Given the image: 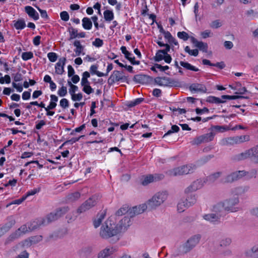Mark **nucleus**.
Masks as SVG:
<instances>
[{"instance_id": "1", "label": "nucleus", "mask_w": 258, "mask_h": 258, "mask_svg": "<svg viewBox=\"0 0 258 258\" xmlns=\"http://www.w3.org/2000/svg\"><path fill=\"white\" fill-rule=\"evenodd\" d=\"M119 234L115 224L111 222V220L107 219L101 227L99 235L104 239H108L111 237H117Z\"/></svg>"}, {"instance_id": "2", "label": "nucleus", "mask_w": 258, "mask_h": 258, "mask_svg": "<svg viewBox=\"0 0 258 258\" xmlns=\"http://www.w3.org/2000/svg\"><path fill=\"white\" fill-rule=\"evenodd\" d=\"M168 194L166 191H159L156 193L148 201V208L155 209L162 205L167 199Z\"/></svg>"}, {"instance_id": "3", "label": "nucleus", "mask_w": 258, "mask_h": 258, "mask_svg": "<svg viewBox=\"0 0 258 258\" xmlns=\"http://www.w3.org/2000/svg\"><path fill=\"white\" fill-rule=\"evenodd\" d=\"M201 236L200 234L194 235L189 238L180 246L182 253H187L194 249L200 242Z\"/></svg>"}, {"instance_id": "4", "label": "nucleus", "mask_w": 258, "mask_h": 258, "mask_svg": "<svg viewBox=\"0 0 258 258\" xmlns=\"http://www.w3.org/2000/svg\"><path fill=\"white\" fill-rule=\"evenodd\" d=\"M196 169V166L195 165L189 164L175 168L169 170L168 173L171 176L182 175L192 173Z\"/></svg>"}, {"instance_id": "5", "label": "nucleus", "mask_w": 258, "mask_h": 258, "mask_svg": "<svg viewBox=\"0 0 258 258\" xmlns=\"http://www.w3.org/2000/svg\"><path fill=\"white\" fill-rule=\"evenodd\" d=\"M249 137L247 135L230 137L222 139L220 142L222 146H233L248 141Z\"/></svg>"}, {"instance_id": "6", "label": "nucleus", "mask_w": 258, "mask_h": 258, "mask_svg": "<svg viewBox=\"0 0 258 258\" xmlns=\"http://www.w3.org/2000/svg\"><path fill=\"white\" fill-rule=\"evenodd\" d=\"M239 202L238 198H232L223 201L225 210L227 212H236L239 210L237 205Z\"/></svg>"}, {"instance_id": "7", "label": "nucleus", "mask_w": 258, "mask_h": 258, "mask_svg": "<svg viewBox=\"0 0 258 258\" xmlns=\"http://www.w3.org/2000/svg\"><path fill=\"white\" fill-rule=\"evenodd\" d=\"M126 80L127 77L123 75L122 72L115 70L108 79V84L109 85H112L115 82L119 81L125 82Z\"/></svg>"}, {"instance_id": "8", "label": "nucleus", "mask_w": 258, "mask_h": 258, "mask_svg": "<svg viewBox=\"0 0 258 258\" xmlns=\"http://www.w3.org/2000/svg\"><path fill=\"white\" fill-rule=\"evenodd\" d=\"M248 173V172L245 171L244 170L237 171L232 172L225 177L223 182L227 183H231L234 182L246 175Z\"/></svg>"}, {"instance_id": "9", "label": "nucleus", "mask_w": 258, "mask_h": 258, "mask_svg": "<svg viewBox=\"0 0 258 258\" xmlns=\"http://www.w3.org/2000/svg\"><path fill=\"white\" fill-rule=\"evenodd\" d=\"M155 82L160 86L176 87L179 82L168 77H158L155 79Z\"/></svg>"}, {"instance_id": "10", "label": "nucleus", "mask_w": 258, "mask_h": 258, "mask_svg": "<svg viewBox=\"0 0 258 258\" xmlns=\"http://www.w3.org/2000/svg\"><path fill=\"white\" fill-rule=\"evenodd\" d=\"M42 238L43 237L41 235L31 236L22 241L20 244L23 247L28 248L41 241Z\"/></svg>"}, {"instance_id": "11", "label": "nucleus", "mask_w": 258, "mask_h": 258, "mask_svg": "<svg viewBox=\"0 0 258 258\" xmlns=\"http://www.w3.org/2000/svg\"><path fill=\"white\" fill-rule=\"evenodd\" d=\"M205 183H206V181L205 180V179H197L193 181L188 187L185 189L184 192L185 194H188L196 191L197 190L201 189L204 186Z\"/></svg>"}, {"instance_id": "12", "label": "nucleus", "mask_w": 258, "mask_h": 258, "mask_svg": "<svg viewBox=\"0 0 258 258\" xmlns=\"http://www.w3.org/2000/svg\"><path fill=\"white\" fill-rule=\"evenodd\" d=\"M31 232L28 225L24 224L18 229L15 232L12 233L9 237V240L12 241L14 239L18 238L24 234Z\"/></svg>"}, {"instance_id": "13", "label": "nucleus", "mask_w": 258, "mask_h": 258, "mask_svg": "<svg viewBox=\"0 0 258 258\" xmlns=\"http://www.w3.org/2000/svg\"><path fill=\"white\" fill-rule=\"evenodd\" d=\"M97 203L96 198L92 197L86 200L77 210L78 213H81L94 206Z\"/></svg>"}, {"instance_id": "14", "label": "nucleus", "mask_w": 258, "mask_h": 258, "mask_svg": "<svg viewBox=\"0 0 258 258\" xmlns=\"http://www.w3.org/2000/svg\"><path fill=\"white\" fill-rule=\"evenodd\" d=\"M164 178L163 174H150L145 176L142 181L143 185H147L148 184L162 180Z\"/></svg>"}, {"instance_id": "15", "label": "nucleus", "mask_w": 258, "mask_h": 258, "mask_svg": "<svg viewBox=\"0 0 258 258\" xmlns=\"http://www.w3.org/2000/svg\"><path fill=\"white\" fill-rule=\"evenodd\" d=\"M131 224V222L129 217L124 216L117 224H115V226H116L120 234L126 231Z\"/></svg>"}, {"instance_id": "16", "label": "nucleus", "mask_w": 258, "mask_h": 258, "mask_svg": "<svg viewBox=\"0 0 258 258\" xmlns=\"http://www.w3.org/2000/svg\"><path fill=\"white\" fill-rule=\"evenodd\" d=\"M117 251V248L114 246H107L101 250L97 255L98 258H111V256Z\"/></svg>"}, {"instance_id": "17", "label": "nucleus", "mask_w": 258, "mask_h": 258, "mask_svg": "<svg viewBox=\"0 0 258 258\" xmlns=\"http://www.w3.org/2000/svg\"><path fill=\"white\" fill-rule=\"evenodd\" d=\"M66 58L61 57L55 66V73L57 75H62L64 72V67L66 64Z\"/></svg>"}, {"instance_id": "18", "label": "nucleus", "mask_w": 258, "mask_h": 258, "mask_svg": "<svg viewBox=\"0 0 258 258\" xmlns=\"http://www.w3.org/2000/svg\"><path fill=\"white\" fill-rule=\"evenodd\" d=\"M213 211L217 215L219 216L220 218L225 214V212H227L225 210V207L223 202L218 203L215 205L213 208Z\"/></svg>"}, {"instance_id": "19", "label": "nucleus", "mask_w": 258, "mask_h": 258, "mask_svg": "<svg viewBox=\"0 0 258 258\" xmlns=\"http://www.w3.org/2000/svg\"><path fill=\"white\" fill-rule=\"evenodd\" d=\"M189 89L191 92H200L202 93H206L207 90L205 85L199 83L192 84L189 86Z\"/></svg>"}, {"instance_id": "20", "label": "nucleus", "mask_w": 258, "mask_h": 258, "mask_svg": "<svg viewBox=\"0 0 258 258\" xmlns=\"http://www.w3.org/2000/svg\"><path fill=\"white\" fill-rule=\"evenodd\" d=\"M191 42L198 47L200 50L207 52L208 51V46L207 43H204L202 41H199L197 39L194 37L190 38Z\"/></svg>"}, {"instance_id": "21", "label": "nucleus", "mask_w": 258, "mask_h": 258, "mask_svg": "<svg viewBox=\"0 0 258 258\" xmlns=\"http://www.w3.org/2000/svg\"><path fill=\"white\" fill-rule=\"evenodd\" d=\"M203 218L206 221L214 224L220 222V217L214 213L205 214Z\"/></svg>"}, {"instance_id": "22", "label": "nucleus", "mask_w": 258, "mask_h": 258, "mask_svg": "<svg viewBox=\"0 0 258 258\" xmlns=\"http://www.w3.org/2000/svg\"><path fill=\"white\" fill-rule=\"evenodd\" d=\"M25 12L28 15L34 20L39 19V14L36 10L31 6H26L25 7Z\"/></svg>"}, {"instance_id": "23", "label": "nucleus", "mask_w": 258, "mask_h": 258, "mask_svg": "<svg viewBox=\"0 0 258 258\" xmlns=\"http://www.w3.org/2000/svg\"><path fill=\"white\" fill-rule=\"evenodd\" d=\"M249 189V186L244 185L234 188L232 190V193L235 195L239 196L247 192Z\"/></svg>"}, {"instance_id": "24", "label": "nucleus", "mask_w": 258, "mask_h": 258, "mask_svg": "<svg viewBox=\"0 0 258 258\" xmlns=\"http://www.w3.org/2000/svg\"><path fill=\"white\" fill-rule=\"evenodd\" d=\"M30 231H32L38 228L41 225H45L43 219H38L28 223Z\"/></svg>"}, {"instance_id": "25", "label": "nucleus", "mask_w": 258, "mask_h": 258, "mask_svg": "<svg viewBox=\"0 0 258 258\" xmlns=\"http://www.w3.org/2000/svg\"><path fill=\"white\" fill-rule=\"evenodd\" d=\"M245 255L248 257L258 258V246H254L246 251Z\"/></svg>"}, {"instance_id": "26", "label": "nucleus", "mask_w": 258, "mask_h": 258, "mask_svg": "<svg viewBox=\"0 0 258 258\" xmlns=\"http://www.w3.org/2000/svg\"><path fill=\"white\" fill-rule=\"evenodd\" d=\"M105 217V213L104 212H102L97 214L96 218L93 221V225L95 228H98L100 225Z\"/></svg>"}, {"instance_id": "27", "label": "nucleus", "mask_w": 258, "mask_h": 258, "mask_svg": "<svg viewBox=\"0 0 258 258\" xmlns=\"http://www.w3.org/2000/svg\"><path fill=\"white\" fill-rule=\"evenodd\" d=\"M149 77L145 75L139 74L134 76L133 80L137 83L144 84L148 81Z\"/></svg>"}, {"instance_id": "28", "label": "nucleus", "mask_w": 258, "mask_h": 258, "mask_svg": "<svg viewBox=\"0 0 258 258\" xmlns=\"http://www.w3.org/2000/svg\"><path fill=\"white\" fill-rule=\"evenodd\" d=\"M58 218L56 215L55 212H52L47 215L45 218H43V222H44V225H46L52 222H53L56 220H57Z\"/></svg>"}, {"instance_id": "29", "label": "nucleus", "mask_w": 258, "mask_h": 258, "mask_svg": "<svg viewBox=\"0 0 258 258\" xmlns=\"http://www.w3.org/2000/svg\"><path fill=\"white\" fill-rule=\"evenodd\" d=\"M222 175L221 172H217L211 174V175L207 176L205 180L206 181V182H209L210 183L214 182L218 178H219Z\"/></svg>"}, {"instance_id": "30", "label": "nucleus", "mask_w": 258, "mask_h": 258, "mask_svg": "<svg viewBox=\"0 0 258 258\" xmlns=\"http://www.w3.org/2000/svg\"><path fill=\"white\" fill-rule=\"evenodd\" d=\"M83 28L87 30H91L92 28V22L91 19L88 17H84L82 20Z\"/></svg>"}, {"instance_id": "31", "label": "nucleus", "mask_w": 258, "mask_h": 258, "mask_svg": "<svg viewBox=\"0 0 258 258\" xmlns=\"http://www.w3.org/2000/svg\"><path fill=\"white\" fill-rule=\"evenodd\" d=\"M14 27L17 30L23 29L26 27V23L24 19H19L13 21Z\"/></svg>"}, {"instance_id": "32", "label": "nucleus", "mask_w": 258, "mask_h": 258, "mask_svg": "<svg viewBox=\"0 0 258 258\" xmlns=\"http://www.w3.org/2000/svg\"><path fill=\"white\" fill-rule=\"evenodd\" d=\"M184 200L186 203V205L189 207L195 205L197 202V197L195 195H190L188 196Z\"/></svg>"}, {"instance_id": "33", "label": "nucleus", "mask_w": 258, "mask_h": 258, "mask_svg": "<svg viewBox=\"0 0 258 258\" xmlns=\"http://www.w3.org/2000/svg\"><path fill=\"white\" fill-rule=\"evenodd\" d=\"M248 153L249 154L250 158L253 162L255 161V158L258 157V146L248 149Z\"/></svg>"}, {"instance_id": "34", "label": "nucleus", "mask_w": 258, "mask_h": 258, "mask_svg": "<svg viewBox=\"0 0 258 258\" xmlns=\"http://www.w3.org/2000/svg\"><path fill=\"white\" fill-rule=\"evenodd\" d=\"M207 102L211 103H215V104H220L223 103L225 102V100H222V99L215 97V96H209L206 100Z\"/></svg>"}, {"instance_id": "35", "label": "nucleus", "mask_w": 258, "mask_h": 258, "mask_svg": "<svg viewBox=\"0 0 258 258\" xmlns=\"http://www.w3.org/2000/svg\"><path fill=\"white\" fill-rule=\"evenodd\" d=\"M104 18L107 22H110L114 19V14L112 11L107 10L103 13Z\"/></svg>"}, {"instance_id": "36", "label": "nucleus", "mask_w": 258, "mask_h": 258, "mask_svg": "<svg viewBox=\"0 0 258 258\" xmlns=\"http://www.w3.org/2000/svg\"><path fill=\"white\" fill-rule=\"evenodd\" d=\"M188 206L186 205V203L184 199H181L178 203L177 206V211L179 213L183 212L186 209L188 208Z\"/></svg>"}, {"instance_id": "37", "label": "nucleus", "mask_w": 258, "mask_h": 258, "mask_svg": "<svg viewBox=\"0 0 258 258\" xmlns=\"http://www.w3.org/2000/svg\"><path fill=\"white\" fill-rule=\"evenodd\" d=\"M180 65L186 70H190L195 72H198L199 69L187 62L180 61Z\"/></svg>"}, {"instance_id": "38", "label": "nucleus", "mask_w": 258, "mask_h": 258, "mask_svg": "<svg viewBox=\"0 0 258 258\" xmlns=\"http://www.w3.org/2000/svg\"><path fill=\"white\" fill-rule=\"evenodd\" d=\"M215 134L211 132L201 136L203 143H208L213 140Z\"/></svg>"}, {"instance_id": "39", "label": "nucleus", "mask_w": 258, "mask_h": 258, "mask_svg": "<svg viewBox=\"0 0 258 258\" xmlns=\"http://www.w3.org/2000/svg\"><path fill=\"white\" fill-rule=\"evenodd\" d=\"M215 134L211 132L201 136L203 143H208L213 140Z\"/></svg>"}, {"instance_id": "40", "label": "nucleus", "mask_w": 258, "mask_h": 258, "mask_svg": "<svg viewBox=\"0 0 258 258\" xmlns=\"http://www.w3.org/2000/svg\"><path fill=\"white\" fill-rule=\"evenodd\" d=\"M69 211V208L68 207H63L57 209L55 213L57 215V217L59 218L66 213H67Z\"/></svg>"}, {"instance_id": "41", "label": "nucleus", "mask_w": 258, "mask_h": 258, "mask_svg": "<svg viewBox=\"0 0 258 258\" xmlns=\"http://www.w3.org/2000/svg\"><path fill=\"white\" fill-rule=\"evenodd\" d=\"M222 99L234 100L238 99H248V97L240 96V95H222L221 96Z\"/></svg>"}, {"instance_id": "42", "label": "nucleus", "mask_w": 258, "mask_h": 258, "mask_svg": "<svg viewBox=\"0 0 258 258\" xmlns=\"http://www.w3.org/2000/svg\"><path fill=\"white\" fill-rule=\"evenodd\" d=\"M250 158L249 154L248 153V150L244 152L241 153L235 156V159L237 160H242Z\"/></svg>"}, {"instance_id": "43", "label": "nucleus", "mask_w": 258, "mask_h": 258, "mask_svg": "<svg viewBox=\"0 0 258 258\" xmlns=\"http://www.w3.org/2000/svg\"><path fill=\"white\" fill-rule=\"evenodd\" d=\"M68 32L70 34V40L73 39L77 37V29L71 27L68 28Z\"/></svg>"}, {"instance_id": "44", "label": "nucleus", "mask_w": 258, "mask_h": 258, "mask_svg": "<svg viewBox=\"0 0 258 258\" xmlns=\"http://www.w3.org/2000/svg\"><path fill=\"white\" fill-rule=\"evenodd\" d=\"M144 99L142 98H138L133 101L129 102L127 104V106L129 107H133L137 105L143 101Z\"/></svg>"}, {"instance_id": "45", "label": "nucleus", "mask_w": 258, "mask_h": 258, "mask_svg": "<svg viewBox=\"0 0 258 258\" xmlns=\"http://www.w3.org/2000/svg\"><path fill=\"white\" fill-rule=\"evenodd\" d=\"M184 50L190 55L197 56L199 54V50L197 49L191 50L188 46L185 47Z\"/></svg>"}, {"instance_id": "46", "label": "nucleus", "mask_w": 258, "mask_h": 258, "mask_svg": "<svg viewBox=\"0 0 258 258\" xmlns=\"http://www.w3.org/2000/svg\"><path fill=\"white\" fill-rule=\"evenodd\" d=\"M231 240L229 238L225 237L223 238L219 243V245L221 247H226L230 244Z\"/></svg>"}, {"instance_id": "47", "label": "nucleus", "mask_w": 258, "mask_h": 258, "mask_svg": "<svg viewBox=\"0 0 258 258\" xmlns=\"http://www.w3.org/2000/svg\"><path fill=\"white\" fill-rule=\"evenodd\" d=\"M33 57V54L32 52H25L22 54V58L24 60H28Z\"/></svg>"}, {"instance_id": "48", "label": "nucleus", "mask_w": 258, "mask_h": 258, "mask_svg": "<svg viewBox=\"0 0 258 258\" xmlns=\"http://www.w3.org/2000/svg\"><path fill=\"white\" fill-rule=\"evenodd\" d=\"M139 209L137 206L133 207L131 209H129L128 211V216L130 217H133L136 215L140 214V213H138Z\"/></svg>"}, {"instance_id": "49", "label": "nucleus", "mask_w": 258, "mask_h": 258, "mask_svg": "<svg viewBox=\"0 0 258 258\" xmlns=\"http://www.w3.org/2000/svg\"><path fill=\"white\" fill-rule=\"evenodd\" d=\"M80 197V194L78 192H75L68 195V198L71 201H74Z\"/></svg>"}, {"instance_id": "50", "label": "nucleus", "mask_w": 258, "mask_h": 258, "mask_svg": "<svg viewBox=\"0 0 258 258\" xmlns=\"http://www.w3.org/2000/svg\"><path fill=\"white\" fill-rule=\"evenodd\" d=\"M177 36L179 38L184 41H186L189 38L188 34L184 31L178 32L177 33Z\"/></svg>"}, {"instance_id": "51", "label": "nucleus", "mask_w": 258, "mask_h": 258, "mask_svg": "<svg viewBox=\"0 0 258 258\" xmlns=\"http://www.w3.org/2000/svg\"><path fill=\"white\" fill-rule=\"evenodd\" d=\"M128 211H129V209H128L127 207H122V208H121L120 209H119L116 212V215L118 216H121L123 214H126L127 215V216L129 217Z\"/></svg>"}, {"instance_id": "52", "label": "nucleus", "mask_w": 258, "mask_h": 258, "mask_svg": "<svg viewBox=\"0 0 258 258\" xmlns=\"http://www.w3.org/2000/svg\"><path fill=\"white\" fill-rule=\"evenodd\" d=\"M179 131V127L176 125H173L171 126V129L169 130L165 135L163 137H165L166 136L169 135L173 133H177Z\"/></svg>"}, {"instance_id": "53", "label": "nucleus", "mask_w": 258, "mask_h": 258, "mask_svg": "<svg viewBox=\"0 0 258 258\" xmlns=\"http://www.w3.org/2000/svg\"><path fill=\"white\" fill-rule=\"evenodd\" d=\"M47 57L51 62H55L58 57L57 54L55 52H49L47 53Z\"/></svg>"}, {"instance_id": "54", "label": "nucleus", "mask_w": 258, "mask_h": 258, "mask_svg": "<svg viewBox=\"0 0 258 258\" xmlns=\"http://www.w3.org/2000/svg\"><path fill=\"white\" fill-rule=\"evenodd\" d=\"M41 188L40 187H38L37 188H34L33 189H31L30 190H29L27 192L26 194L24 196H26V198L30 196H33L36 194V193L39 192L40 191Z\"/></svg>"}, {"instance_id": "55", "label": "nucleus", "mask_w": 258, "mask_h": 258, "mask_svg": "<svg viewBox=\"0 0 258 258\" xmlns=\"http://www.w3.org/2000/svg\"><path fill=\"white\" fill-rule=\"evenodd\" d=\"M121 52L124 54L125 57L128 60L131 57L132 53L126 50V47L122 46L120 48Z\"/></svg>"}, {"instance_id": "56", "label": "nucleus", "mask_w": 258, "mask_h": 258, "mask_svg": "<svg viewBox=\"0 0 258 258\" xmlns=\"http://www.w3.org/2000/svg\"><path fill=\"white\" fill-rule=\"evenodd\" d=\"M58 95L60 97H63L67 94V88L66 87L62 86L57 91Z\"/></svg>"}, {"instance_id": "57", "label": "nucleus", "mask_w": 258, "mask_h": 258, "mask_svg": "<svg viewBox=\"0 0 258 258\" xmlns=\"http://www.w3.org/2000/svg\"><path fill=\"white\" fill-rule=\"evenodd\" d=\"M84 137V136H81L78 138H73L71 139L66 141L62 144V146L68 144H73L74 143H76V142H78V141H79V140L81 138H83Z\"/></svg>"}, {"instance_id": "58", "label": "nucleus", "mask_w": 258, "mask_h": 258, "mask_svg": "<svg viewBox=\"0 0 258 258\" xmlns=\"http://www.w3.org/2000/svg\"><path fill=\"white\" fill-rule=\"evenodd\" d=\"M92 44L97 47H100L103 45V41L102 39L97 38L92 42Z\"/></svg>"}, {"instance_id": "59", "label": "nucleus", "mask_w": 258, "mask_h": 258, "mask_svg": "<svg viewBox=\"0 0 258 258\" xmlns=\"http://www.w3.org/2000/svg\"><path fill=\"white\" fill-rule=\"evenodd\" d=\"M71 98L74 101H79L82 99L83 95L81 93L78 94H72Z\"/></svg>"}, {"instance_id": "60", "label": "nucleus", "mask_w": 258, "mask_h": 258, "mask_svg": "<svg viewBox=\"0 0 258 258\" xmlns=\"http://www.w3.org/2000/svg\"><path fill=\"white\" fill-rule=\"evenodd\" d=\"M191 143L192 145H199L202 143H204L202 140L201 136L197 137L191 141Z\"/></svg>"}, {"instance_id": "61", "label": "nucleus", "mask_w": 258, "mask_h": 258, "mask_svg": "<svg viewBox=\"0 0 258 258\" xmlns=\"http://www.w3.org/2000/svg\"><path fill=\"white\" fill-rule=\"evenodd\" d=\"M82 90L87 94H90L94 92V90L90 86V85L83 87Z\"/></svg>"}, {"instance_id": "62", "label": "nucleus", "mask_w": 258, "mask_h": 258, "mask_svg": "<svg viewBox=\"0 0 258 258\" xmlns=\"http://www.w3.org/2000/svg\"><path fill=\"white\" fill-rule=\"evenodd\" d=\"M60 17L61 19L64 21H68L70 18L69 15L66 11L61 12L60 13Z\"/></svg>"}, {"instance_id": "63", "label": "nucleus", "mask_w": 258, "mask_h": 258, "mask_svg": "<svg viewBox=\"0 0 258 258\" xmlns=\"http://www.w3.org/2000/svg\"><path fill=\"white\" fill-rule=\"evenodd\" d=\"M221 25V23L219 20H215L210 24V27L215 29L220 27Z\"/></svg>"}, {"instance_id": "64", "label": "nucleus", "mask_w": 258, "mask_h": 258, "mask_svg": "<svg viewBox=\"0 0 258 258\" xmlns=\"http://www.w3.org/2000/svg\"><path fill=\"white\" fill-rule=\"evenodd\" d=\"M164 57V55L162 53H160V51L159 50H158L156 53L155 56H154V60L155 61L159 62V61L163 60Z\"/></svg>"}]
</instances>
